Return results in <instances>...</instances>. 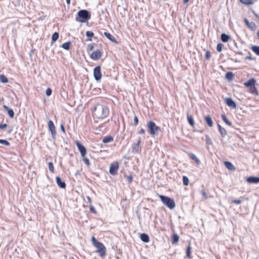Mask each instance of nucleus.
Here are the masks:
<instances>
[{"instance_id": "423d86ee", "label": "nucleus", "mask_w": 259, "mask_h": 259, "mask_svg": "<svg viewBox=\"0 0 259 259\" xmlns=\"http://www.w3.org/2000/svg\"><path fill=\"white\" fill-rule=\"evenodd\" d=\"M93 75H94L95 79L97 81H100L101 77H102V73L101 71V66H99V65L97 66L94 68Z\"/></svg>"}, {"instance_id": "0eeeda50", "label": "nucleus", "mask_w": 259, "mask_h": 259, "mask_svg": "<svg viewBox=\"0 0 259 259\" xmlns=\"http://www.w3.org/2000/svg\"><path fill=\"white\" fill-rule=\"evenodd\" d=\"M119 168V163L116 161L114 163H112L109 167V173L115 176L117 174V170Z\"/></svg>"}, {"instance_id": "4468645a", "label": "nucleus", "mask_w": 259, "mask_h": 259, "mask_svg": "<svg viewBox=\"0 0 259 259\" xmlns=\"http://www.w3.org/2000/svg\"><path fill=\"white\" fill-rule=\"evenodd\" d=\"M255 83L256 80L253 78H251L248 80L247 81H246V82H245L244 83V85L246 87L250 88L254 85L255 84Z\"/></svg>"}, {"instance_id": "412c9836", "label": "nucleus", "mask_w": 259, "mask_h": 259, "mask_svg": "<svg viewBox=\"0 0 259 259\" xmlns=\"http://www.w3.org/2000/svg\"><path fill=\"white\" fill-rule=\"evenodd\" d=\"M234 77V74L231 72L229 71L226 73L225 78L229 81H232Z\"/></svg>"}, {"instance_id": "f8f14e48", "label": "nucleus", "mask_w": 259, "mask_h": 259, "mask_svg": "<svg viewBox=\"0 0 259 259\" xmlns=\"http://www.w3.org/2000/svg\"><path fill=\"white\" fill-rule=\"evenodd\" d=\"M246 181L249 184H257L259 183V177L250 176L246 178Z\"/></svg>"}, {"instance_id": "6e6d98bb", "label": "nucleus", "mask_w": 259, "mask_h": 259, "mask_svg": "<svg viewBox=\"0 0 259 259\" xmlns=\"http://www.w3.org/2000/svg\"><path fill=\"white\" fill-rule=\"evenodd\" d=\"M61 130L62 132H63L65 134V127L63 124H61L60 125Z\"/></svg>"}, {"instance_id": "f3484780", "label": "nucleus", "mask_w": 259, "mask_h": 259, "mask_svg": "<svg viewBox=\"0 0 259 259\" xmlns=\"http://www.w3.org/2000/svg\"><path fill=\"white\" fill-rule=\"evenodd\" d=\"M140 238V239L144 243H148L150 241V238L146 233H142Z\"/></svg>"}, {"instance_id": "bf43d9fd", "label": "nucleus", "mask_w": 259, "mask_h": 259, "mask_svg": "<svg viewBox=\"0 0 259 259\" xmlns=\"http://www.w3.org/2000/svg\"><path fill=\"white\" fill-rule=\"evenodd\" d=\"M3 107L6 111H8L10 109V108L6 105H3Z\"/></svg>"}, {"instance_id": "c03bdc74", "label": "nucleus", "mask_w": 259, "mask_h": 259, "mask_svg": "<svg viewBox=\"0 0 259 259\" xmlns=\"http://www.w3.org/2000/svg\"><path fill=\"white\" fill-rule=\"evenodd\" d=\"M206 143L210 145L212 144V141L210 138L207 135H206Z\"/></svg>"}, {"instance_id": "a18cd8bd", "label": "nucleus", "mask_w": 259, "mask_h": 259, "mask_svg": "<svg viewBox=\"0 0 259 259\" xmlns=\"http://www.w3.org/2000/svg\"><path fill=\"white\" fill-rule=\"evenodd\" d=\"M210 57H211L210 52L209 51H207L206 52V54H205V59L207 60H209L210 58Z\"/></svg>"}, {"instance_id": "a19ab883", "label": "nucleus", "mask_w": 259, "mask_h": 259, "mask_svg": "<svg viewBox=\"0 0 259 259\" xmlns=\"http://www.w3.org/2000/svg\"><path fill=\"white\" fill-rule=\"evenodd\" d=\"M8 113L11 118H13L14 116V112L12 109L10 108L8 111Z\"/></svg>"}, {"instance_id": "a211bd4d", "label": "nucleus", "mask_w": 259, "mask_h": 259, "mask_svg": "<svg viewBox=\"0 0 259 259\" xmlns=\"http://www.w3.org/2000/svg\"><path fill=\"white\" fill-rule=\"evenodd\" d=\"M224 165L229 170H235L236 169L234 165L230 161H225Z\"/></svg>"}, {"instance_id": "4c0bfd02", "label": "nucleus", "mask_w": 259, "mask_h": 259, "mask_svg": "<svg viewBox=\"0 0 259 259\" xmlns=\"http://www.w3.org/2000/svg\"><path fill=\"white\" fill-rule=\"evenodd\" d=\"M0 144H3L7 146H9L11 145V144L9 142H8L6 140H4V139H0Z\"/></svg>"}, {"instance_id": "6ab92c4d", "label": "nucleus", "mask_w": 259, "mask_h": 259, "mask_svg": "<svg viewBox=\"0 0 259 259\" xmlns=\"http://www.w3.org/2000/svg\"><path fill=\"white\" fill-rule=\"evenodd\" d=\"M204 120L209 127L212 126L213 121L211 117L209 115L205 116L204 117Z\"/></svg>"}, {"instance_id": "ea45409f", "label": "nucleus", "mask_w": 259, "mask_h": 259, "mask_svg": "<svg viewBox=\"0 0 259 259\" xmlns=\"http://www.w3.org/2000/svg\"><path fill=\"white\" fill-rule=\"evenodd\" d=\"M49 165V169L51 172H54V167L53 162H50L48 164Z\"/></svg>"}, {"instance_id": "4be33fe9", "label": "nucleus", "mask_w": 259, "mask_h": 259, "mask_svg": "<svg viewBox=\"0 0 259 259\" xmlns=\"http://www.w3.org/2000/svg\"><path fill=\"white\" fill-rule=\"evenodd\" d=\"M189 157L191 159L194 160L197 164H199L200 163V160L193 153H189Z\"/></svg>"}, {"instance_id": "ddd939ff", "label": "nucleus", "mask_w": 259, "mask_h": 259, "mask_svg": "<svg viewBox=\"0 0 259 259\" xmlns=\"http://www.w3.org/2000/svg\"><path fill=\"white\" fill-rule=\"evenodd\" d=\"M56 182L58 186L60 188L65 189L66 188V185L65 181H63L60 177H56Z\"/></svg>"}, {"instance_id": "c9c22d12", "label": "nucleus", "mask_w": 259, "mask_h": 259, "mask_svg": "<svg viewBox=\"0 0 259 259\" xmlns=\"http://www.w3.org/2000/svg\"><path fill=\"white\" fill-rule=\"evenodd\" d=\"M219 131L222 137L223 138L225 137L227 135V131L224 127L220 128V130H219Z\"/></svg>"}, {"instance_id": "cd10ccee", "label": "nucleus", "mask_w": 259, "mask_h": 259, "mask_svg": "<svg viewBox=\"0 0 259 259\" xmlns=\"http://www.w3.org/2000/svg\"><path fill=\"white\" fill-rule=\"evenodd\" d=\"M187 119L189 124L192 126H194L195 124V122L193 119V118L192 117V116L189 115L188 113H187Z\"/></svg>"}, {"instance_id": "a878e982", "label": "nucleus", "mask_w": 259, "mask_h": 259, "mask_svg": "<svg viewBox=\"0 0 259 259\" xmlns=\"http://www.w3.org/2000/svg\"><path fill=\"white\" fill-rule=\"evenodd\" d=\"M222 120L229 126H232V122L231 121H230L228 118H227L226 116L225 115V114H222Z\"/></svg>"}, {"instance_id": "603ef678", "label": "nucleus", "mask_w": 259, "mask_h": 259, "mask_svg": "<svg viewBox=\"0 0 259 259\" xmlns=\"http://www.w3.org/2000/svg\"><path fill=\"white\" fill-rule=\"evenodd\" d=\"M145 133V130L143 128H141L138 132V134L140 135H144Z\"/></svg>"}, {"instance_id": "de8ad7c7", "label": "nucleus", "mask_w": 259, "mask_h": 259, "mask_svg": "<svg viewBox=\"0 0 259 259\" xmlns=\"http://www.w3.org/2000/svg\"><path fill=\"white\" fill-rule=\"evenodd\" d=\"M52 93V90L51 88H49L46 90V94L47 96H50L51 95Z\"/></svg>"}, {"instance_id": "c756f323", "label": "nucleus", "mask_w": 259, "mask_h": 259, "mask_svg": "<svg viewBox=\"0 0 259 259\" xmlns=\"http://www.w3.org/2000/svg\"><path fill=\"white\" fill-rule=\"evenodd\" d=\"M251 31H255L256 29V26L254 22H251L247 26Z\"/></svg>"}, {"instance_id": "052dcab7", "label": "nucleus", "mask_w": 259, "mask_h": 259, "mask_svg": "<svg viewBox=\"0 0 259 259\" xmlns=\"http://www.w3.org/2000/svg\"><path fill=\"white\" fill-rule=\"evenodd\" d=\"M87 198L90 203H92V199L90 196H87Z\"/></svg>"}, {"instance_id": "39448f33", "label": "nucleus", "mask_w": 259, "mask_h": 259, "mask_svg": "<svg viewBox=\"0 0 259 259\" xmlns=\"http://www.w3.org/2000/svg\"><path fill=\"white\" fill-rule=\"evenodd\" d=\"M147 127L149 133L153 136L157 135L159 132L161 131L160 127L157 126L153 121L148 122Z\"/></svg>"}, {"instance_id": "20e7f679", "label": "nucleus", "mask_w": 259, "mask_h": 259, "mask_svg": "<svg viewBox=\"0 0 259 259\" xmlns=\"http://www.w3.org/2000/svg\"><path fill=\"white\" fill-rule=\"evenodd\" d=\"M158 197L166 206L170 209H174L176 206V204L174 200L167 196L158 194Z\"/></svg>"}, {"instance_id": "338daca9", "label": "nucleus", "mask_w": 259, "mask_h": 259, "mask_svg": "<svg viewBox=\"0 0 259 259\" xmlns=\"http://www.w3.org/2000/svg\"><path fill=\"white\" fill-rule=\"evenodd\" d=\"M33 53V50H32L30 52V53H29V54H30V56H31L32 54Z\"/></svg>"}, {"instance_id": "9b49d317", "label": "nucleus", "mask_w": 259, "mask_h": 259, "mask_svg": "<svg viewBox=\"0 0 259 259\" xmlns=\"http://www.w3.org/2000/svg\"><path fill=\"white\" fill-rule=\"evenodd\" d=\"M225 102L226 105L230 108L236 109L237 107L236 104L234 101L231 98H226Z\"/></svg>"}, {"instance_id": "e2e57ef3", "label": "nucleus", "mask_w": 259, "mask_h": 259, "mask_svg": "<svg viewBox=\"0 0 259 259\" xmlns=\"http://www.w3.org/2000/svg\"><path fill=\"white\" fill-rule=\"evenodd\" d=\"M201 194H202V195L203 196H205L206 195L205 192L204 191V190H202L201 191Z\"/></svg>"}, {"instance_id": "8fccbe9b", "label": "nucleus", "mask_w": 259, "mask_h": 259, "mask_svg": "<svg viewBox=\"0 0 259 259\" xmlns=\"http://www.w3.org/2000/svg\"><path fill=\"white\" fill-rule=\"evenodd\" d=\"M241 202H242V200H237V199L233 200L231 201V203H235V204H240L241 203Z\"/></svg>"}, {"instance_id": "69168bd1", "label": "nucleus", "mask_w": 259, "mask_h": 259, "mask_svg": "<svg viewBox=\"0 0 259 259\" xmlns=\"http://www.w3.org/2000/svg\"><path fill=\"white\" fill-rule=\"evenodd\" d=\"M218 126L219 130H220V128H222V127L219 124H218Z\"/></svg>"}, {"instance_id": "6e6552de", "label": "nucleus", "mask_w": 259, "mask_h": 259, "mask_svg": "<svg viewBox=\"0 0 259 259\" xmlns=\"http://www.w3.org/2000/svg\"><path fill=\"white\" fill-rule=\"evenodd\" d=\"M75 143L78 150L80 153L81 156L84 157V156H85L87 153L86 148L78 141H76Z\"/></svg>"}, {"instance_id": "dca6fc26", "label": "nucleus", "mask_w": 259, "mask_h": 259, "mask_svg": "<svg viewBox=\"0 0 259 259\" xmlns=\"http://www.w3.org/2000/svg\"><path fill=\"white\" fill-rule=\"evenodd\" d=\"M141 140H139L138 141L137 143H134L133 144L132 150H133V152H134V153H138V152H139L140 150L139 149V147L140 144H141Z\"/></svg>"}, {"instance_id": "7ed1b4c3", "label": "nucleus", "mask_w": 259, "mask_h": 259, "mask_svg": "<svg viewBox=\"0 0 259 259\" xmlns=\"http://www.w3.org/2000/svg\"><path fill=\"white\" fill-rule=\"evenodd\" d=\"M91 240L93 245L97 248V252L101 257H104L106 253V248L105 245L102 243L98 241L94 236L92 237Z\"/></svg>"}, {"instance_id": "37998d69", "label": "nucleus", "mask_w": 259, "mask_h": 259, "mask_svg": "<svg viewBox=\"0 0 259 259\" xmlns=\"http://www.w3.org/2000/svg\"><path fill=\"white\" fill-rule=\"evenodd\" d=\"M83 157L82 159H83V161L84 162V163L88 166L90 165V162L89 160L85 156H84V157Z\"/></svg>"}, {"instance_id": "5701e85b", "label": "nucleus", "mask_w": 259, "mask_h": 259, "mask_svg": "<svg viewBox=\"0 0 259 259\" xmlns=\"http://www.w3.org/2000/svg\"><path fill=\"white\" fill-rule=\"evenodd\" d=\"M113 140L114 139L112 136H108L104 137L102 141L104 143H108L112 142V141H113Z\"/></svg>"}, {"instance_id": "9d476101", "label": "nucleus", "mask_w": 259, "mask_h": 259, "mask_svg": "<svg viewBox=\"0 0 259 259\" xmlns=\"http://www.w3.org/2000/svg\"><path fill=\"white\" fill-rule=\"evenodd\" d=\"M102 52L99 49L94 51L90 55L91 58L94 60H98L101 58Z\"/></svg>"}, {"instance_id": "3c124183", "label": "nucleus", "mask_w": 259, "mask_h": 259, "mask_svg": "<svg viewBox=\"0 0 259 259\" xmlns=\"http://www.w3.org/2000/svg\"><path fill=\"white\" fill-rule=\"evenodd\" d=\"M90 211L93 213H96L97 211L95 208L93 206L91 205L90 207Z\"/></svg>"}, {"instance_id": "774afa93", "label": "nucleus", "mask_w": 259, "mask_h": 259, "mask_svg": "<svg viewBox=\"0 0 259 259\" xmlns=\"http://www.w3.org/2000/svg\"><path fill=\"white\" fill-rule=\"evenodd\" d=\"M257 36L258 38L259 39V30L257 32Z\"/></svg>"}, {"instance_id": "58836bf2", "label": "nucleus", "mask_w": 259, "mask_h": 259, "mask_svg": "<svg viewBox=\"0 0 259 259\" xmlns=\"http://www.w3.org/2000/svg\"><path fill=\"white\" fill-rule=\"evenodd\" d=\"M94 49V44H90L88 45L87 46V51L88 52L92 51Z\"/></svg>"}, {"instance_id": "1a4fd4ad", "label": "nucleus", "mask_w": 259, "mask_h": 259, "mask_svg": "<svg viewBox=\"0 0 259 259\" xmlns=\"http://www.w3.org/2000/svg\"><path fill=\"white\" fill-rule=\"evenodd\" d=\"M48 124L49 129L51 133V135H52V137L53 139H55L56 134V127H55V126L53 121H52L51 120H50L48 122Z\"/></svg>"}, {"instance_id": "5fc2aeb1", "label": "nucleus", "mask_w": 259, "mask_h": 259, "mask_svg": "<svg viewBox=\"0 0 259 259\" xmlns=\"http://www.w3.org/2000/svg\"><path fill=\"white\" fill-rule=\"evenodd\" d=\"M5 119V116L2 114L0 113V122H3Z\"/></svg>"}, {"instance_id": "49530a36", "label": "nucleus", "mask_w": 259, "mask_h": 259, "mask_svg": "<svg viewBox=\"0 0 259 259\" xmlns=\"http://www.w3.org/2000/svg\"><path fill=\"white\" fill-rule=\"evenodd\" d=\"M125 177L126 178L128 183H132L133 179V176L132 175L128 176H125Z\"/></svg>"}, {"instance_id": "aec40b11", "label": "nucleus", "mask_w": 259, "mask_h": 259, "mask_svg": "<svg viewBox=\"0 0 259 259\" xmlns=\"http://www.w3.org/2000/svg\"><path fill=\"white\" fill-rule=\"evenodd\" d=\"M221 39L223 42H227L230 39V36L225 33H223L221 35Z\"/></svg>"}, {"instance_id": "c85d7f7f", "label": "nucleus", "mask_w": 259, "mask_h": 259, "mask_svg": "<svg viewBox=\"0 0 259 259\" xmlns=\"http://www.w3.org/2000/svg\"><path fill=\"white\" fill-rule=\"evenodd\" d=\"M239 2L245 5H252L254 2L252 0H239Z\"/></svg>"}, {"instance_id": "4d7b16f0", "label": "nucleus", "mask_w": 259, "mask_h": 259, "mask_svg": "<svg viewBox=\"0 0 259 259\" xmlns=\"http://www.w3.org/2000/svg\"><path fill=\"white\" fill-rule=\"evenodd\" d=\"M244 22L246 26H248V25L250 23L249 21L246 18H244Z\"/></svg>"}, {"instance_id": "e433bc0d", "label": "nucleus", "mask_w": 259, "mask_h": 259, "mask_svg": "<svg viewBox=\"0 0 259 259\" xmlns=\"http://www.w3.org/2000/svg\"><path fill=\"white\" fill-rule=\"evenodd\" d=\"M183 183L184 185L185 186H188L189 183V179L186 176H183Z\"/></svg>"}, {"instance_id": "72a5a7b5", "label": "nucleus", "mask_w": 259, "mask_h": 259, "mask_svg": "<svg viewBox=\"0 0 259 259\" xmlns=\"http://www.w3.org/2000/svg\"><path fill=\"white\" fill-rule=\"evenodd\" d=\"M251 50L255 53L257 55L259 56V46H253L251 48Z\"/></svg>"}, {"instance_id": "13d9d810", "label": "nucleus", "mask_w": 259, "mask_h": 259, "mask_svg": "<svg viewBox=\"0 0 259 259\" xmlns=\"http://www.w3.org/2000/svg\"><path fill=\"white\" fill-rule=\"evenodd\" d=\"M245 60H253V58L251 56H247L245 58Z\"/></svg>"}, {"instance_id": "f704fd0d", "label": "nucleus", "mask_w": 259, "mask_h": 259, "mask_svg": "<svg viewBox=\"0 0 259 259\" xmlns=\"http://www.w3.org/2000/svg\"><path fill=\"white\" fill-rule=\"evenodd\" d=\"M191 246H190V244H189L187 246V249H186V256L188 258H191Z\"/></svg>"}, {"instance_id": "680f3d73", "label": "nucleus", "mask_w": 259, "mask_h": 259, "mask_svg": "<svg viewBox=\"0 0 259 259\" xmlns=\"http://www.w3.org/2000/svg\"><path fill=\"white\" fill-rule=\"evenodd\" d=\"M251 12L253 14V15L256 17V15H258V14L254 11L252 10Z\"/></svg>"}, {"instance_id": "2f4dec72", "label": "nucleus", "mask_w": 259, "mask_h": 259, "mask_svg": "<svg viewBox=\"0 0 259 259\" xmlns=\"http://www.w3.org/2000/svg\"><path fill=\"white\" fill-rule=\"evenodd\" d=\"M249 92H250V93H251V94H252L253 95H258V91H257L256 87H255V85H253V87L249 88Z\"/></svg>"}, {"instance_id": "393cba45", "label": "nucleus", "mask_w": 259, "mask_h": 259, "mask_svg": "<svg viewBox=\"0 0 259 259\" xmlns=\"http://www.w3.org/2000/svg\"><path fill=\"white\" fill-rule=\"evenodd\" d=\"M71 42L69 41L63 44L60 47L66 50H69L70 48Z\"/></svg>"}, {"instance_id": "2eb2a0df", "label": "nucleus", "mask_w": 259, "mask_h": 259, "mask_svg": "<svg viewBox=\"0 0 259 259\" xmlns=\"http://www.w3.org/2000/svg\"><path fill=\"white\" fill-rule=\"evenodd\" d=\"M104 35L109 39L110 41H111L112 42H114L116 44H117L118 42L116 39V38L112 35L110 33L108 32H105L104 33Z\"/></svg>"}, {"instance_id": "7c9ffc66", "label": "nucleus", "mask_w": 259, "mask_h": 259, "mask_svg": "<svg viewBox=\"0 0 259 259\" xmlns=\"http://www.w3.org/2000/svg\"><path fill=\"white\" fill-rule=\"evenodd\" d=\"M0 81L3 83H6L9 82L8 78L4 74L0 75Z\"/></svg>"}, {"instance_id": "864d4df0", "label": "nucleus", "mask_w": 259, "mask_h": 259, "mask_svg": "<svg viewBox=\"0 0 259 259\" xmlns=\"http://www.w3.org/2000/svg\"><path fill=\"white\" fill-rule=\"evenodd\" d=\"M8 126L7 123L0 124V129L3 130Z\"/></svg>"}, {"instance_id": "09e8293b", "label": "nucleus", "mask_w": 259, "mask_h": 259, "mask_svg": "<svg viewBox=\"0 0 259 259\" xmlns=\"http://www.w3.org/2000/svg\"><path fill=\"white\" fill-rule=\"evenodd\" d=\"M139 123V119L136 115H135L134 118V124L135 126H137Z\"/></svg>"}, {"instance_id": "bb28decb", "label": "nucleus", "mask_w": 259, "mask_h": 259, "mask_svg": "<svg viewBox=\"0 0 259 259\" xmlns=\"http://www.w3.org/2000/svg\"><path fill=\"white\" fill-rule=\"evenodd\" d=\"M59 34L57 32H54L52 36V41L51 43L53 44L54 42L57 40L59 38Z\"/></svg>"}, {"instance_id": "b1692460", "label": "nucleus", "mask_w": 259, "mask_h": 259, "mask_svg": "<svg viewBox=\"0 0 259 259\" xmlns=\"http://www.w3.org/2000/svg\"><path fill=\"white\" fill-rule=\"evenodd\" d=\"M179 241V236L177 234H174L172 235L171 237V243L172 244H175L177 243Z\"/></svg>"}, {"instance_id": "0e129e2a", "label": "nucleus", "mask_w": 259, "mask_h": 259, "mask_svg": "<svg viewBox=\"0 0 259 259\" xmlns=\"http://www.w3.org/2000/svg\"><path fill=\"white\" fill-rule=\"evenodd\" d=\"M183 1L184 4H186L189 2V0H183Z\"/></svg>"}, {"instance_id": "79ce46f5", "label": "nucleus", "mask_w": 259, "mask_h": 259, "mask_svg": "<svg viewBox=\"0 0 259 259\" xmlns=\"http://www.w3.org/2000/svg\"><path fill=\"white\" fill-rule=\"evenodd\" d=\"M223 45L221 43H219L217 46V50L219 52H221L222 51Z\"/></svg>"}, {"instance_id": "f257e3e1", "label": "nucleus", "mask_w": 259, "mask_h": 259, "mask_svg": "<svg viewBox=\"0 0 259 259\" xmlns=\"http://www.w3.org/2000/svg\"><path fill=\"white\" fill-rule=\"evenodd\" d=\"M92 112L94 117L103 119L108 116L109 110L107 106L98 103L94 106Z\"/></svg>"}, {"instance_id": "473e14b6", "label": "nucleus", "mask_w": 259, "mask_h": 259, "mask_svg": "<svg viewBox=\"0 0 259 259\" xmlns=\"http://www.w3.org/2000/svg\"><path fill=\"white\" fill-rule=\"evenodd\" d=\"M94 35V33L91 31H87L86 32V36L89 38L87 41H92V39L91 38L93 37Z\"/></svg>"}, {"instance_id": "f03ea898", "label": "nucleus", "mask_w": 259, "mask_h": 259, "mask_svg": "<svg viewBox=\"0 0 259 259\" xmlns=\"http://www.w3.org/2000/svg\"><path fill=\"white\" fill-rule=\"evenodd\" d=\"M91 12L87 10H81L77 12L75 20L77 22H87L91 19Z\"/></svg>"}]
</instances>
